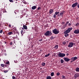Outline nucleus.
<instances>
[{"instance_id": "nucleus-34", "label": "nucleus", "mask_w": 79, "mask_h": 79, "mask_svg": "<svg viewBox=\"0 0 79 79\" xmlns=\"http://www.w3.org/2000/svg\"><path fill=\"white\" fill-rule=\"evenodd\" d=\"M6 64H10V62H9V61H7L6 63Z\"/></svg>"}, {"instance_id": "nucleus-19", "label": "nucleus", "mask_w": 79, "mask_h": 79, "mask_svg": "<svg viewBox=\"0 0 79 79\" xmlns=\"http://www.w3.org/2000/svg\"><path fill=\"white\" fill-rule=\"evenodd\" d=\"M46 79H52V77L50 76H48L47 77Z\"/></svg>"}, {"instance_id": "nucleus-3", "label": "nucleus", "mask_w": 79, "mask_h": 79, "mask_svg": "<svg viewBox=\"0 0 79 79\" xmlns=\"http://www.w3.org/2000/svg\"><path fill=\"white\" fill-rule=\"evenodd\" d=\"M66 55L65 54L61 53V52H60L58 54V56L59 57H64Z\"/></svg>"}, {"instance_id": "nucleus-44", "label": "nucleus", "mask_w": 79, "mask_h": 79, "mask_svg": "<svg viewBox=\"0 0 79 79\" xmlns=\"http://www.w3.org/2000/svg\"><path fill=\"white\" fill-rule=\"evenodd\" d=\"M64 22H62V25H63V24H64Z\"/></svg>"}, {"instance_id": "nucleus-47", "label": "nucleus", "mask_w": 79, "mask_h": 79, "mask_svg": "<svg viewBox=\"0 0 79 79\" xmlns=\"http://www.w3.org/2000/svg\"><path fill=\"white\" fill-rule=\"evenodd\" d=\"M40 52H42V50L40 49Z\"/></svg>"}, {"instance_id": "nucleus-23", "label": "nucleus", "mask_w": 79, "mask_h": 79, "mask_svg": "<svg viewBox=\"0 0 79 79\" xmlns=\"http://www.w3.org/2000/svg\"><path fill=\"white\" fill-rule=\"evenodd\" d=\"M51 76H54V73L52 72L51 73Z\"/></svg>"}, {"instance_id": "nucleus-18", "label": "nucleus", "mask_w": 79, "mask_h": 79, "mask_svg": "<svg viewBox=\"0 0 79 79\" xmlns=\"http://www.w3.org/2000/svg\"><path fill=\"white\" fill-rule=\"evenodd\" d=\"M75 70L76 72H79V68H76L75 69Z\"/></svg>"}, {"instance_id": "nucleus-55", "label": "nucleus", "mask_w": 79, "mask_h": 79, "mask_svg": "<svg viewBox=\"0 0 79 79\" xmlns=\"http://www.w3.org/2000/svg\"><path fill=\"white\" fill-rule=\"evenodd\" d=\"M15 14H16V12H15Z\"/></svg>"}, {"instance_id": "nucleus-7", "label": "nucleus", "mask_w": 79, "mask_h": 79, "mask_svg": "<svg viewBox=\"0 0 79 79\" xmlns=\"http://www.w3.org/2000/svg\"><path fill=\"white\" fill-rule=\"evenodd\" d=\"M73 47V43H70L69 45H68V47H69V48H71V47Z\"/></svg>"}, {"instance_id": "nucleus-21", "label": "nucleus", "mask_w": 79, "mask_h": 79, "mask_svg": "<svg viewBox=\"0 0 79 79\" xmlns=\"http://www.w3.org/2000/svg\"><path fill=\"white\" fill-rule=\"evenodd\" d=\"M21 34H22L21 35H23V34H24V32H23V30H22L21 31Z\"/></svg>"}, {"instance_id": "nucleus-41", "label": "nucleus", "mask_w": 79, "mask_h": 79, "mask_svg": "<svg viewBox=\"0 0 79 79\" xmlns=\"http://www.w3.org/2000/svg\"><path fill=\"white\" fill-rule=\"evenodd\" d=\"M38 10H40V9H41V7H39L38 8Z\"/></svg>"}, {"instance_id": "nucleus-40", "label": "nucleus", "mask_w": 79, "mask_h": 79, "mask_svg": "<svg viewBox=\"0 0 79 79\" xmlns=\"http://www.w3.org/2000/svg\"><path fill=\"white\" fill-rule=\"evenodd\" d=\"M9 2H12V3H13V0H9Z\"/></svg>"}, {"instance_id": "nucleus-53", "label": "nucleus", "mask_w": 79, "mask_h": 79, "mask_svg": "<svg viewBox=\"0 0 79 79\" xmlns=\"http://www.w3.org/2000/svg\"><path fill=\"white\" fill-rule=\"evenodd\" d=\"M61 17H63V15H61Z\"/></svg>"}, {"instance_id": "nucleus-48", "label": "nucleus", "mask_w": 79, "mask_h": 79, "mask_svg": "<svg viewBox=\"0 0 79 79\" xmlns=\"http://www.w3.org/2000/svg\"><path fill=\"white\" fill-rule=\"evenodd\" d=\"M66 55H67V56H68V55H69V54L67 53V54H66Z\"/></svg>"}, {"instance_id": "nucleus-52", "label": "nucleus", "mask_w": 79, "mask_h": 79, "mask_svg": "<svg viewBox=\"0 0 79 79\" xmlns=\"http://www.w3.org/2000/svg\"><path fill=\"white\" fill-rule=\"evenodd\" d=\"M14 35V37H15V36H16V35Z\"/></svg>"}, {"instance_id": "nucleus-14", "label": "nucleus", "mask_w": 79, "mask_h": 79, "mask_svg": "<svg viewBox=\"0 0 79 79\" xmlns=\"http://www.w3.org/2000/svg\"><path fill=\"white\" fill-rule=\"evenodd\" d=\"M37 8V7L35 6H34L32 7L31 9L32 10H35V9H36Z\"/></svg>"}, {"instance_id": "nucleus-39", "label": "nucleus", "mask_w": 79, "mask_h": 79, "mask_svg": "<svg viewBox=\"0 0 79 79\" xmlns=\"http://www.w3.org/2000/svg\"><path fill=\"white\" fill-rule=\"evenodd\" d=\"M68 26H71V23H69L68 24Z\"/></svg>"}, {"instance_id": "nucleus-37", "label": "nucleus", "mask_w": 79, "mask_h": 79, "mask_svg": "<svg viewBox=\"0 0 79 79\" xmlns=\"http://www.w3.org/2000/svg\"><path fill=\"white\" fill-rule=\"evenodd\" d=\"M53 18H56V15L55 14H54L53 16Z\"/></svg>"}, {"instance_id": "nucleus-57", "label": "nucleus", "mask_w": 79, "mask_h": 79, "mask_svg": "<svg viewBox=\"0 0 79 79\" xmlns=\"http://www.w3.org/2000/svg\"><path fill=\"white\" fill-rule=\"evenodd\" d=\"M64 44V43H63Z\"/></svg>"}, {"instance_id": "nucleus-6", "label": "nucleus", "mask_w": 79, "mask_h": 79, "mask_svg": "<svg viewBox=\"0 0 79 79\" xmlns=\"http://www.w3.org/2000/svg\"><path fill=\"white\" fill-rule=\"evenodd\" d=\"M78 4V2H76L74 3H73L72 6V8H74V7H76L77 5Z\"/></svg>"}, {"instance_id": "nucleus-11", "label": "nucleus", "mask_w": 79, "mask_h": 79, "mask_svg": "<svg viewBox=\"0 0 79 79\" xmlns=\"http://www.w3.org/2000/svg\"><path fill=\"white\" fill-rule=\"evenodd\" d=\"M16 41L14 40L13 41H11L10 43V45H14V44H16ZM13 42L14 44H13Z\"/></svg>"}, {"instance_id": "nucleus-20", "label": "nucleus", "mask_w": 79, "mask_h": 79, "mask_svg": "<svg viewBox=\"0 0 79 79\" xmlns=\"http://www.w3.org/2000/svg\"><path fill=\"white\" fill-rule=\"evenodd\" d=\"M18 37V35H16V36H14V37H13V39H16V38H17Z\"/></svg>"}, {"instance_id": "nucleus-45", "label": "nucleus", "mask_w": 79, "mask_h": 79, "mask_svg": "<svg viewBox=\"0 0 79 79\" xmlns=\"http://www.w3.org/2000/svg\"><path fill=\"white\" fill-rule=\"evenodd\" d=\"M11 27V25H10V24L9 25V27Z\"/></svg>"}, {"instance_id": "nucleus-27", "label": "nucleus", "mask_w": 79, "mask_h": 79, "mask_svg": "<svg viewBox=\"0 0 79 79\" xmlns=\"http://www.w3.org/2000/svg\"><path fill=\"white\" fill-rule=\"evenodd\" d=\"M42 66H45V63H43L42 64Z\"/></svg>"}, {"instance_id": "nucleus-32", "label": "nucleus", "mask_w": 79, "mask_h": 79, "mask_svg": "<svg viewBox=\"0 0 79 79\" xmlns=\"http://www.w3.org/2000/svg\"><path fill=\"white\" fill-rule=\"evenodd\" d=\"M1 67H2V68H3V67H4V64H1Z\"/></svg>"}, {"instance_id": "nucleus-9", "label": "nucleus", "mask_w": 79, "mask_h": 79, "mask_svg": "<svg viewBox=\"0 0 79 79\" xmlns=\"http://www.w3.org/2000/svg\"><path fill=\"white\" fill-rule=\"evenodd\" d=\"M74 34H79V29L75 30L74 31Z\"/></svg>"}, {"instance_id": "nucleus-29", "label": "nucleus", "mask_w": 79, "mask_h": 79, "mask_svg": "<svg viewBox=\"0 0 79 79\" xmlns=\"http://www.w3.org/2000/svg\"><path fill=\"white\" fill-rule=\"evenodd\" d=\"M8 70H5L3 71L4 73H6L8 72Z\"/></svg>"}, {"instance_id": "nucleus-56", "label": "nucleus", "mask_w": 79, "mask_h": 79, "mask_svg": "<svg viewBox=\"0 0 79 79\" xmlns=\"http://www.w3.org/2000/svg\"><path fill=\"white\" fill-rule=\"evenodd\" d=\"M16 0V1H18V0Z\"/></svg>"}, {"instance_id": "nucleus-5", "label": "nucleus", "mask_w": 79, "mask_h": 79, "mask_svg": "<svg viewBox=\"0 0 79 79\" xmlns=\"http://www.w3.org/2000/svg\"><path fill=\"white\" fill-rule=\"evenodd\" d=\"M74 77L75 79H77V77H79V74L78 73H76L74 74Z\"/></svg>"}, {"instance_id": "nucleus-42", "label": "nucleus", "mask_w": 79, "mask_h": 79, "mask_svg": "<svg viewBox=\"0 0 79 79\" xmlns=\"http://www.w3.org/2000/svg\"><path fill=\"white\" fill-rule=\"evenodd\" d=\"M51 40H52L53 39V36H52L51 37Z\"/></svg>"}, {"instance_id": "nucleus-17", "label": "nucleus", "mask_w": 79, "mask_h": 79, "mask_svg": "<svg viewBox=\"0 0 79 79\" xmlns=\"http://www.w3.org/2000/svg\"><path fill=\"white\" fill-rule=\"evenodd\" d=\"M58 48V45H56L54 47V48L55 50H57Z\"/></svg>"}, {"instance_id": "nucleus-59", "label": "nucleus", "mask_w": 79, "mask_h": 79, "mask_svg": "<svg viewBox=\"0 0 79 79\" xmlns=\"http://www.w3.org/2000/svg\"><path fill=\"white\" fill-rule=\"evenodd\" d=\"M29 40H30V39H29Z\"/></svg>"}, {"instance_id": "nucleus-25", "label": "nucleus", "mask_w": 79, "mask_h": 79, "mask_svg": "<svg viewBox=\"0 0 79 79\" xmlns=\"http://www.w3.org/2000/svg\"><path fill=\"white\" fill-rule=\"evenodd\" d=\"M49 55H50V54L48 53L47 55H45V57H48Z\"/></svg>"}, {"instance_id": "nucleus-60", "label": "nucleus", "mask_w": 79, "mask_h": 79, "mask_svg": "<svg viewBox=\"0 0 79 79\" xmlns=\"http://www.w3.org/2000/svg\"><path fill=\"white\" fill-rule=\"evenodd\" d=\"M23 0V1H24V0Z\"/></svg>"}, {"instance_id": "nucleus-28", "label": "nucleus", "mask_w": 79, "mask_h": 79, "mask_svg": "<svg viewBox=\"0 0 79 79\" xmlns=\"http://www.w3.org/2000/svg\"><path fill=\"white\" fill-rule=\"evenodd\" d=\"M79 26V23H77L75 24L76 26Z\"/></svg>"}, {"instance_id": "nucleus-15", "label": "nucleus", "mask_w": 79, "mask_h": 79, "mask_svg": "<svg viewBox=\"0 0 79 79\" xmlns=\"http://www.w3.org/2000/svg\"><path fill=\"white\" fill-rule=\"evenodd\" d=\"M53 10L52 9H50L49 10V13H50V14H52V13H53Z\"/></svg>"}, {"instance_id": "nucleus-38", "label": "nucleus", "mask_w": 79, "mask_h": 79, "mask_svg": "<svg viewBox=\"0 0 79 79\" xmlns=\"http://www.w3.org/2000/svg\"><path fill=\"white\" fill-rule=\"evenodd\" d=\"M12 79H16V77L14 76H12Z\"/></svg>"}, {"instance_id": "nucleus-13", "label": "nucleus", "mask_w": 79, "mask_h": 79, "mask_svg": "<svg viewBox=\"0 0 79 79\" xmlns=\"http://www.w3.org/2000/svg\"><path fill=\"white\" fill-rule=\"evenodd\" d=\"M64 14V11L61 10L60 11V16H61V15H63Z\"/></svg>"}, {"instance_id": "nucleus-1", "label": "nucleus", "mask_w": 79, "mask_h": 79, "mask_svg": "<svg viewBox=\"0 0 79 79\" xmlns=\"http://www.w3.org/2000/svg\"><path fill=\"white\" fill-rule=\"evenodd\" d=\"M73 28L72 27L68 28V29L64 31V34H65L64 35L66 37H67L69 36V34H68V33H69V32H70V31H71V30Z\"/></svg>"}, {"instance_id": "nucleus-54", "label": "nucleus", "mask_w": 79, "mask_h": 79, "mask_svg": "<svg viewBox=\"0 0 79 79\" xmlns=\"http://www.w3.org/2000/svg\"><path fill=\"white\" fill-rule=\"evenodd\" d=\"M18 3V2H15V3Z\"/></svg>"}, {"instance_id": "nucleus-26", "label": "nucleus", "mask_w": 79, "mask_h": 79, "mask_svg": "<svg viewBox=\"0 0 79 79\" xmlns=\"http://www.w3.org/2000/svg\"><path fill=\"white\" fill-rule=\"evenodd\" d=\"M60 73L58 72L56 73V76H60Z\"/></svg>"}, {"instance_id": "nucleus-2", "label": "nucleus", "mask_w": 79, "mask_h": 79, "mask_svg": "<svg viewBox=\"0 0 79 79\" xmlns=\"http://www.w3.org/2000/svg\"><path fill=\"white\" fill-rule=\"evenodd\" d=\"M52 35V33L51 31H48L44 33V35L45 36H50Z\"/></svg>"}, {"instance_id": "nucleus-30", "label": "nucleus", "mask_w": 79, "mask_h": 79, "mask_svg": "<svg viewBox=\"0 0 79 79\" xmlns=\"http://www.w3.org/2000/svg\"><path fill=\"white\" fill-rule=\"evenodd\" d=\"M60 62L61 63H64V60H63V59H61L60 60Z\"/></svg>"}, {"instance_id": "nucleus-51", "label": "nucleus", "mask_w": 79, "mask_h": 79, "mask_svg": "<svg viewBox=\"0 0 79 79\" xmlns=\"http://www.w3.org/2000/svg\"><path fill=\"white\" fill-rule=\"evenodd\" d=\"M57 16H60V15L59 14H58Z\"/></svg>"}, {"instance_id": "nucleus-46", "label": "nucleus", "mask_w": 79, "mask_h": 79, "mask_svg": "<svg viewBox=\"0 0 79 79\" xmlns=\"http://www.w3.org/2000/svg\"><path fill=\"white\" fill-rule=\"evenodd\" d=\"M0 16H2V13L0 12Z\"/></svg>"}, {"instance_id": "nucleus-31", "label": "nucleus", "mask_w": 79, "mask_h": 79, "mask_svg": "<svg viewBox=\"0 0 79 79\" xmlns=\"http://www.w3.org/2000/svg\"><path fill=\"white\" fill-rule=\"evenodd\" d=\"M66 26H63L61 28V29H64L66 27Z\"/></svg>"}, {"instance_id": "nucleus-24", "label": "nucleus", "mask_w": 79, "mask_h": 79, "mask_svg": "<svg viewBox=\"0 0 79 79\" xmlns=\"http://www.w3.org/2000/svg\"><path fill=\"white\" fill-rule=\"evenodd\" d=\"M13 35H17V34H18V33H16V32L14 31L13 32Z\"/></svg>"}, {"instance_id": "nucleus-49", "label": "nucleus", "mask_w": 79, "mask_h": 79, "mask_svg": "<svg viewBox=\"0 0 79 79\" xmlns=\"http://www.w3.org/2000/svg\"><path fill=\"white\" fill-rule=\"evenodd\" d=\"M73 60H71V61L70 62V63H72Z\"/></svg>"}, {"instance_id": "nucleus-58", "label": "nucleus", "mask_w": 79, "mask_h": 79, "mask_svg": "<svg viewBox=\"0 0 79 79\" xmlns=\"http://www.w3.org/2000/svg\"><path fill=\"white\" fill-rule=\"evenodd\" d=\"M1 25V24L0 23V25Z\"/></svg>"}, {"instance_id": "nucleus-12", "label": "nucleus", "mask_w": 79, "mask_h": 79, "mask_svg": "<svg viewBox=\"0 0 79 79\" xmlns=\"http://www.w3.org/2000/svg\"><path fill=\"white\" fill-rule=\"evenodd\" d=\"M77 57H73L71 58V60H73V61H74L76 60H77Z\"/></svg>"}, {"instance_id": "nucleus-43", "label": "nucleus", "mask_w": 79, "mask_h": 79, "mask_svg": "<svg viewBox=\"0 0 79 79\" xmlns=\"http://www.w3.org/2000/svg\"><path fill=\"white\" fill-rule=\"evenodd\" d=\"M42 40H42V39H40V40H38V41H42Z\"/></svg>"}, {"instance_id": "nucleus-50", "label": "nucleus", "mask_w": 79, "mask_h": 79, "mask_svg": "<svg viewBox=\"0 0 79 79\" xmlns=\"http://www.w3.org/2000/svg\"><path fill=\"white\" fill-rule=\"evenodd\" d=\"M77 6V8H79V4H78V5Z\"/></svg>"}, {"instance_id": "nucleus-36", "label": "nucleus", "mask_w": 79, "mask_h": 79, "mask_svg": "<svg viewBox=\"0 0 79 79\" xmlns=\"http://www.w3.org/2000/svg\"><path fill=\"white\" fill-rule=\"evenodd\" d=\"M2 32H3V30H1L0 31V34H2Z\"/></svg>"}, {"instance_id": "nucleus-10", "label": "nucleus", "mask_w": 79, "mask_h": 79, "mask_svg": "<svg viewBox=\"0 0 79 79\" xmlns=\"http://www.w3.org/2000/svg\"><path fill=\"white\" fill-rule=\"evenodd\" d=\"M64 60L66 61L67 62H68V61H70V59L68 58L67 57H64Z\"/></svg>"}, {"instance_id": "nucleus-33", "label": "nucleus", "mask_w": 79, "mask_h": 79, "mask_svg": "<svg viewBox=\"0 0 79 79\" xmlns=\"http://www.w3.org/2000/svg\"><path fill=\"white\" fill-rule=\"evenodd\" d=\"M68 23H69V22L68 21H67L66 22V24L65 25V26H67L68 24Z\"/></svg>"}, {"instance_id": "nucleus-4", "label": "nucleus", "mask_w": 79, "mask_h": 79, "mask_svg": "<svg viewBox=\"0 0 79 79\" xmlns=\"http://www.w3.org/2000/svg\"><path fill=\"white\" fill-rule=\"evenodd\" d=\"M53 33L55 34H58L59 33V30H57L55 28L54 30H52Z\"/></svg>"}, {"instance_id": "nucleus-35", "label": "nucleus", "mask_w": 79, "mask_h": 79, "mask_svg": "<svg viewBox=\"0 0 79 79\" xmlns=\"http://www.w3.org/2000/svg\"><path fill=\"white\" fill-rule=\"evenodd\" d=\"M62 78H63V79H65V76H62Z\"/></svg>"}, {"instance_id": "nucleus-22", "label": "nucleus", "mask_w": 79, "mask_h": 79, "mask_svg": "<svg viewBox=\"0 0 79 79\" xmlns=\"http://www.w3.org/2000/svg\"><path fill=\"white\" fill-rule=\"evenodd\" d=\"M60 12H55V14L56 15H58V14H59Z\"/></svg>"}, {"instance_id": "nucleus-8", "label": "nucleus", "mask_w": 79, "mask_h": 79, "mask_svg": "<svg viewBox=\"0 0 79 79\" xmlns=\"http://www.w3.org/2000/svg\"><path fill=\"white\" fill-rule=\"evenodd\" d=\"M23 27H22V29H23V30H24V29H27V26L26 25H23Z\"/></svg>"}, {"instance_id": "nucleus-16", "label": "nucleus", "mask_w": 79, "mask_h": 79, "mask_svg": "<svg viewBox=\"0 0 79 79\" xmlns=\"http://www.w3.org/2000/svg\"><path fill=\"white\" fill-rule=\"evenodd\" d=\"M13 32H10L7 33V35H13Z\"/></svg>"}]
</instances>
